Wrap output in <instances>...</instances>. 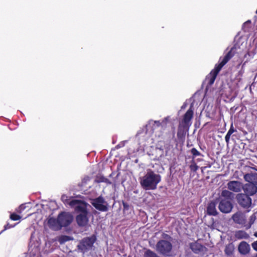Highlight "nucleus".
Returning a JSON list of instances; mask_svg holds the SVG:
<instances>
[{
	"label": "nucleus",
	"instance_id": "obj_21",
	"mask_svg": "<svg viewBox=\"0 0 257 257\" xmlns=\"http://www.w3.org/2000/svg\"><path fill=\"white\" fill-rule=\"evenodd\" d=\"M234 250V245L232 243H230L226 245L224 252L227 255H231L233 254Z\"/></svg>",
	"mask_w": 257,
	"mask_h": 257
},
{
	"label": "nucleus",
	"instance_id": "obj_18",
	"mask_svg": "<svg viewBox=\"0 0 257 257\" xmlns=\"http://www.w3.org/2000/svg\"><path fill=\"white\" fill-rule=\"evenodd\" d=\"M244 180L248 183L255 184L257 186V173H248L244 175Z\"/></svg>",
	"mask_w": 257,
	"mask_h": 257
},
{
	"label": "nucleus",
	"instance_id": "obj_16",
	"mask_svg": "<svg viewBox=\"0 0 257 257\" xmlns=\"http://www.w3.org/2000/svg\"><path fill=\"white\" fill-rule=\"evenodd\" d=\"M238 250L241 254L246 255L249 252L250 248L249 245L246 241H242L239 244Z\"/></svg>",
	"mask_w": 257,
	"mask_h": 257
},
{
	"label": "nucleus",
	"instance_id": "obj_8",
	"mask_svg": "<svg viewBox=\"0 0 257 257\" xmlns=\"http://www.w3.org/2000/svg\"><path fill=\"white\" fill-rule=\"evenodd\" d=\"M105 203L104 198L99 196L95 199H94L91 202L92 205L98 210L100 211H107L108 207L107 205H104Z\"/></svg>",
	"mask_w": 257,
	"mask_h": 257
},
{
	"label": "nucleus",
	"instance_id": "obj_34",
	"mask_svg": "<svg viewBox=\"0 0 257 257\" xmlns=\"http://www.w3.org/2000/svg\"><path fill=\"white\" fill-rule=\"evenodd\" d=\"M251 246L253 249L257 251V240L252 242L251 243Z\"/></svg>",
	"mask_w": 257,
	"mask_h": 257
},
{
	"label": "nucleus",
	"instance_id": "obj_1",
	"mask_svg": "<svg viewBox=\"0 0 257 257\" xmlns=\"http://www.w3.org/2000/svg\"><path fill=\"white\" fill-rule=\"evenodd\" d=\"M236 51V47L233 46L226 54L222 59H221V58H220L219 63L215 65L214 68L212 69L209 74L206 76V80L208 81V85L211 86L214 83L220 71L221 70L222 67L235 55L237 53Z\"/></svg>",
	"mask_w": 257,
	"mask_h": 257
},
{
	"label": "nucleus",
	"instance_id": "obj_2",
	"mask_svg": "<svg viewBox=\"0 0 257 257\" xmlns=\"http://www.w3.org/2000/svg\"><path fill=\"white\" fill-rule=\"evenodd\" d=\"M69 205L72 207H75V211L79 213L76 217L78 225L80 227L85 226L88 222L86 204L82 201L72 200L70 201Z\"/></svg>",
	"mask_w": 257,
	"mask_h": 257
},
{
	"label": "nucleus",
	"instance_id": "obj_33",
	"mask_svg": "<svg viewBox=\"0 0 257 257\" xmlns=\"http://www.w3.org/2000/svg\"><path fill=\"white\" fill-rule=\"evenodd\" d=\"M13 226L11 225H10L9 223H7L6 225H5L4 229L1 232V233L3 232L6 230L11 228Z\"/></svg>",
	"mask_w": 257,
	"mask_h": 257
},
{
	"label": "nucleus",
	"instance_id": "obj_4",
	"mask_svg": "<svg viewBox=\"0 0 257 257\" xmlns=\"http://www.w3.org/2000/svg\"><path fill=\"white\" fill-rule=\"evenodd\" d=\"M96 241V236L95 235L85 237L79 240L76 246V251L84 254L92 249Z\"/></svg>",
	"mask_w": 257,
	"mask_h": 257
},
{
	"label": "nucleus",
	"instance_id": "obj_13",
	"mask_svg": "<svg viewBox=\"0 0 257 257\" xmlns=\"http://www.w3.org/2000/svg\"><path fill=\"white\" fill-rule=\"evenodd\" d=\"M193 106L192 105H191L188 110L184 114L181 124L189 126L190 125V122L193 117Z\"/></svg>",
	"mask_w": 257,
	"mask_h": 257
},
{
	"label": "nucleus",
	"instance_id": "obj_23",
	"mask_svg": "<svg viewBox=\"0 0 257 257\" xmlns=\"http://www.w3.org/2000/svg\"><path fill=\"white\" fill-rule=\"evenodd\" d=\"M73 237H72L71 236L63 235H61L59 237L58 240L59 242L61 244H62L67 241L72 240H73Z\"/></svg>",
	"mask_w": 257,
	"mask_h": 257
},
{
	"label": "nucleus",
	"instance_id": "obj_11",
	"mask_svg": "<svg viewBox=\"0 0 257 257\" xmlns=\"http://www.w3.org/2000/svg\"><path fill=\"white\" fill-rule=\"evenodd\" d=\"M242 190L244 191V194H247L249 196H253L257 193V186L247 183L243 185Z\"/></svg>",
	"mask_w": 257,
	"mask_h": 257
},
{
	"label": "nucleus",
	"instance_id": "obj_36",
	"mask_svg": "<svg viewBox=\"0 0 257 257\" xmlns=\"http://www.w3.org/2000/svg\"><path fill=\"white\" fill-rule=\"evenodd\" d=\"M173 134H172V135H173V137H174L175 134V127H173Z\"/></svg>",
	"mask_w": 257,
	"mask_h": 257
},
{
	"label": "nucleus",
	"instance_id": "obj_22",
	"mask_svg": "<svg viewBox=\"0 0 257 257\" xmlns=\"http://www.w3.org/2000/svg\"><path fill=\"white\" fill-rule=\"evenodd\" d=\"M221 195L222 197H224L225 199L229 200L233 197V194L229 190H224L222 191Z\"/></svg>",
	"mask_w": 257,
	"mask_h": 257
},
{
	"label": "nucleus",
	"instance_id": "obj_37",
	"mask_svg": "<svg viewBox=\"0 0 257 257\" xmlns=\"http://www.w3.org/2000/svg\"><path fill=\"white\" fill-rule=\"evenodd\" d=\"M254 236L257 237V232H255L254 233Z\"/></svg>",
	"mask_w": 257,
	"mask_h": 257
},
{
	"label": "nucleus",
	"instance_id": "obj_3",
	"mask_svg": "<svg viewBox=\"0 0 257 257\" xmlns=\"http://www.w3.org/2000/svg\"><path fill=\"white\" fill-rule=\"evenodd\" d=\"M161 180L160 175L156 174L154 171L149 170L147 174L140 179V184L145 190H155Z\"/></svg>",
	"mask_w": 257,
	"mask_h": 257
},
{
	"label": "nucleus",
	"instance_id": "obj_32",
	"mask_svg": "<svg viewBox=\"0 0 257 257\" xmlns=\"http://www.w3.org/2000/svg\"><path fill=\"white\" fill-rule=\"evenodd\" d=\"M235 131H236V130L234 128L233 124H231L229 130H228V131L227 133L231 135Z\"/></svg>",
	"mask_w": 257,
	"mask_h": 257
},
{
	"label": "nucleus",
	"instance_id": "obj_5",
	"mask_svg": "<svg viewBox=\"0 0 257 257\" xmlns=\"http://www.w3.org/2000/svg\"><path fill=\"white\" fill-rule=\"evenodd\" d=\"M237 204L246 212H249L252 208V199L250 196L244 193H238L236 196Z\"/></svg>",
	"mask_w": 257,
	"mask_h": 257
},
{
	"label": "nucleus",
	"instance_id": "obj_20",
	"mask_svg": "<svg viewBox=\"0 0 257 257\" xmlns=\"http://www.w3.org/2000/svg\"><path fill=\"white\" fill-rule=\"evenodd\" d=\"M235 237L238 239H247L249 236L245 231L238 230L235 233Z\"/></svg>",
	"mask_w": 257,
	"mask_h": 257
},
{
	"label": "nucleus",
	"instance_id": "obj_38",
	"mask_svg": "<svg viewBox=\"0 0 257 257\" xmlns=\"http://www.w3.org/2000/svg\"><path fill=\"white\" fill-rule=\"evenodd\" d=\"M253 257H257V253H256Z\"/></svg>",
	"mask_w": 257,
	"mask_h": 257
},
{
	"label": "nucleus",
	"instance_id": "obj_30",
	"mask_svg": "<svg viewBox=\"0 0 257 257\" xmlns=\"http://www.w3.org/2000/svg\"><path fill=\"white\" fill-rule=\"evenodd\" d=\"M21 218V216L19 215H18L17 214L15 213H13L11 214L10 215V218L12 220L17 221L19 220Z\"/></svg>",
	"mask_w": 257,
	"mask_h": 257
},
{
	"label": "nucleus",
	"instance_id": "obj_19",
	"mask_svg": "<svg viewBox=\"0 0 257 257\" xmlns=\"http://www.w3.org/2000/svg\"><path fill=\"white\" fill-rule=\"evenodd\" d=\"M207 213L209 215L216 216L218 212L216 209V204L214 202H210L207 207Z\"/></svg>",
	"mask_w": 257,
	"mask_h": 257
},
{
	"label": "nucleus",
	"instance_id": "obj_31",
	"mask_svg": "<svg viewBox=\"0 0 257 257\" xmlns=\"http://www.w3.org/2000/svg\"><path fill=\"white\" fill-rule=\"evenodd\" d=\"M26 206L25 204H21L18 208L16 210L17 212H18L20 214H21L23 211L25 209Z\"/></svg>",
	"mask_w": 257,
	"mask_h": 257
},
{
	"label": "nucleus",
	"instance_id": "obj_15",
	"mask_svg": "<svg viewBox=\"0 0 257 257\" xmlns=\"http://www.w3.org/2000/svg\"><path fill=\"white\" fill-rule=\"evenodd\" d=\"M48 224L49 227L54 230H59L61 229V226L58 221V216L57 218L51 217L48 220Z\"/></svg>",
	"mask_w": 257,
	"mask_h": 257
},
{
	"label": "nucleus",
	"instance_id": "obj_35",
	"mask_svg": "<svg viewBox=\"0 0 257 257\" xmlns=\"http://www.w3.org/2000/svg\"><path fill=\"white\" fill-rule=\"evenodd\" d=\"M230 135L227 133L225 137V140L227 143H228L230 140Z\"/></svg>",
	"mask_w": 257,
	"mask_h": 257
},
{
	"label": "nucleus",
	"instance_id": "obj_26",
	"mask_svg": "<svg viewBox=\"0 0 257 257\" xmlns=\"http://www.w3.org/2000/svg\"><path fill=\"white\" fill-rule=\"evenodd\" d=\"M255 219H256V216H255V214H252L250 216L249 219V222H248V224H247V225H246V226H245L246 227V229H248L251 227V225L254 223V222L255 220Z\"/></svg>",
	"mask_w": 257,
	"mask_h": 257
},
{
	"label": "nucleus",
	"instance_id": "obj_28",
	"mask_svg": "<svg viewBox=\"0 0 257 257\" xmlns=\"http://www.w3.org/2000/svg\"><path fill=\"white\" fill-rule=\"evenodd\" d=\"M190 152L193 155V160L197 156H202L201 154L195 148L191 149Z\"/></svg>",
	"mask_w": 257,
	"mask_h": 257
},
{
	"label": "nucleus",
	"instance_id": "obj_14",
	"mask_svg": "<svg viewBox=\"0 0 257 257\" xmlns=\"http://www.w3.org/2000/svg\"><path fill=\"white\" fill-rule=\"evenodd\" d=\"M232 218L235 223L246 226L245 216L241 211H237L233 214Z\"/></svg>",
	"mask_w": 257,
	"mask_h": 257
},
{
	"label": "nucleus",
	"instance_id": "obj_9",
	"mask_svg": "<svg viewBox=\"0 0 257 257\" xmlns=\"http://www.w3.org/2000/svg\"><path fill=\"white\" fill-rule=\"evenodd\" d=\"M218 208L221 212L227 213L232 210L233 205L230 200L221 199L219 202Z\"/></svg>",
	"mask_w": 257,
	"mask_h": 257
},
{
	"label": "nucleus",
	"instance_id": "obj_7",
	"mask_svg": "<svg viewBox=\"0 0 257 257\" xmlns=\"http://www.w3.org/2000/svg\"><path fill=\"white\" fill-rule=\"evenodd\" d=\"M58 221L61 226V229L63 227H67L73 221V216L69 212H61L58 215Z\"/></svg>",
	"mask_w": 257,
	"mask_h": 257
},
{
	"label": "nucleus",
	"instance_id": "obj_27",
	"mask_svg": "<svg viewBox=\"0 0 257 257\" xmlns=\"http://www.w3.org/2000/svg\"><path fill=\"white\" fill-rule=\"evenodd\" d=\"M189 168L192 172H195L198 169V166L196 164L195 161L192 160L191 162V165L189 166Z\"/></svg>",
	"mask_w": 257,
	"mask_h": 257
},
{
	"label": "nucleus",
	"instance_id": "obj_12",
	"mask_svg": "<svg viewBox=\"0 0 257 257\" xmlns=\"http://www.w3.org/2000/svg\"><path fill=\"white\" fill-rule=\"evenodd\" d=\"M190 247L195 253H204L206 252L207 248L197 241L192 242L190 244Z\"/></svg>",
	"mask_w": 257,
	"mask_h": 257
},
{
	"label": "nucleus",
	"instance_id": "obj_10",
	"mask_svg": "<svg viewBox=\"0 0 257 257\" xmlns=\"http://www.w3.org/2000/svg\"><path fill=\"white\" fill-rule=\"evenodd\" d=\"M227 187L231 192L239 193L243 188V184L238 181H230L227 184Z\"/></svg>",
	"mask_w": 257,
	"mask_h": 257
},
{
	"label": "nucleus",
	"instance_id": "obj_29",
	"mask_svg": "<svg viewBox=\"0 0 257 257\" xmlns=\"http://www.w3.org/2000/svg\"><path fill=\"white\" fill-rule=\"evenodd\" d=\"M168 120V117H166L163 119L162 122H161L159 120H155L154 122L157 125V126L159 127L162 126V123L166 124Z\"/></svg>",
	"mask_w": 257,
	"mask_h": 257
},
{
	"label": "nucleus",
	"instance_id": "obj_17",
	"mask_svg": "<svg viewBox=\"0 0 257 257\" xmlns=\"http://www.w3.org/2000/svg\"><path fill=\"white\" fill-rule=\"evenodd\" d=\"M188 126L185 125L181 123L179 124L177 132V137L179 140H183L185 139L186 130L188 129Z\"/></svg>",
	"mask_w": 257,
	"mask_h": 257
},
{
	"label": "nucleus",
	"instance_id": "obj_25",
	"mask_svg": "<svg viewBox=\"0 0 257 257\" xmlns=\"http://www.w3.org/2000/svg\"><path fill=\"white\" fill-rule=\"evenodd\" d=\"M95 182L97 183L104 182L109 184H111V182L107 178L101 175L97 176L95 180Z\"/></svg>",
	"mask_w": 257,
	"mask_h": 257
},
{
	"label": "nucleus",
	"instance_id": "obj_24",
	"mask_svg": "<svg viewBox=\"0 0 257 257\" xmlns=\"http://www.w3.org/2000/svg\"><path fill=\"white\" fill-rule=\"evenodd\" d=\"M143 257H160L156 252L151 250L147 249L144 253Z\"/></svg>",
	"mask_w": 257,
	"mask_h": 257
},
{
	"label": "nucleus",
	"instance_id": "obj_6",
	"mask_svg": "<svg viewBox=\"0 0 257 257\" xmlns=\"http://www.w3.org/2000/svg\"><path fill=\"white\" fill-rule=\"evenodd\" d=\"M156 249L160 254L168 256L172 249V244L170 241L161 239L157 243Z\"/></svg>",
	"mask_w": 257,
	"mask_h": 257
}]
</instances>
